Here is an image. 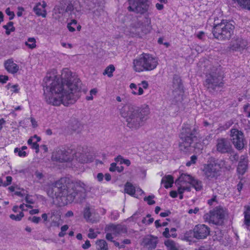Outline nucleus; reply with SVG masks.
<instances>
[{
	"instance_id": "33",
	"label": "nucleus",
	"mask_w": 250,
	"mask_h": 250,
	"mask_svg": "<svg viewBox=\"0 0 250 250\" xmlns=\"http://www.w3.org/2000/svg\"><path fill=\"white\" fill-rule=\"evenodd\" d=\"M36 40L34 38H28L27 42H26L25 44L30 49H33L36 47Z\"/></svg>"
},
{
	"instance_id": "48",
	"label": "nucleus",
	"mask_w": 250,
	"mask_h": 250,
	"mask_svg": "<svg viewBox=\"0 0 250 250\" xmlns=\"http://www.w3.org/2000/svg\"><path fill=\"white\" fill-rule=\"evenodd\" d=\"M31 148L36 150V152L38 153L39 151V145L37 142H34L31 145Z\"/></svg>"
},
{
	"instance_id": "20",
	"label": "nucleus",
	"mask_w": 250,
	"mask_h": 250,
	"mask_svg": "<svg viewBox=\"0 0 250 250\" xmlns=\"http://www.w3.org/2000/svg\"><path fill=\"white\" fill-rule=\"evenodd\" d=\"M248 167V159L246 155H242L240 157L237 167V172L239 174L243 175L246 171Z\"/></svg>"
},
{
	"instance_id": "60",
	"label": "nucleus",
	"mask_w": 250,
	"mask_h": 250,
	"mask_svg": "<svg viewBox=\"0 0 250 250\" xmlns=\"http://www.w3.org/2000/svg\"><path fill=\"white\" fill-rule=\"evenodd\" d=\"M87 236H88V238H89L90 239H94L97 237V235L95 232H92V233H89L88 234Z\"/></svg>"
},
{
	"instance_id": "27",
	"label": "nucleus",
	"mask_w": 250,
	"mask_h": 250,
	"mask_svg": "<svg viewBox=\"0 0 250 250\" xmlns=\"http://www.w3.org/2000/svg\"><path fill=\"white\" fill-rule=\"evenodd\" d=\"M97 250H108V245L106 242L103 239H99L96 242Z\"/></svg>"
},
{
	"instance_id": "44",
	"label": "nucleus",
	"mask_w": 250,
	"mask_h": 250,
	"mask_svg": "<svg viewBox=\"0 0 250 250\" xmlns=\"http://www.w3.org/2000/svg\"><path fill=\"white\" fill-rule=\"evenodd\" d=\"M5 13L7 15L10 16V17H9L10 20H12L14 19V18L15 17V14H14V12L10 11V9L9 7L7 8L6 9Z\"/></svg>"
},
{
	"instance_id": "37",
	"label": "nucleus",
	"mask_w": 250,
	"mask_h": 250,
	"mask_svg": "<svg viewBox=\"0 0 250 250\" xmlns=\"http://www.w3.org/2000/svg\"><path fill=\"white\" fill-rule=\"evenodd\" d=\"M233 124V122L231 120H229L227 122L223 125L220 126L219 129L221 131L226 130L230 127Z\"/></svg>"
},
{
	"instance_id": "43",
	"label": "nucleus",
	"mask_w": 250,
	"mask_h": 250,
	"mask_svg": "<svg viewBox=\"0 0 250 250\" xmlns=\"http://www.w3.org/2000/svg\"><path fill=\"white\" fill-rule=\"evenodd\" d=\"M163 235L166 238H168L171 236L173 237H175L176 236V234H174L173 233H171V234H170L169 229L167 228L165 229V231L163 233Z\"/></svg>"
},
{
	"instance_id": "9",
	"label": "nucleus",
	"mask_w": 250,
	"mask_h": 250,
	"mask_svg": "<svg viewBox=\"0 0 250 250\" xmlns=\"http://www.w3.org/2000/svg\"><path fill=\"white\" fill-rule=\"evenodd\" d=\"M222 162L218 160H211L203 166V172L207 179H216L220 175Z\"/></svg>"
},
{
	"instance_id": "1",
	"label": "nucleus",
	"mask_w": 250,
	"mask_h": 250,
	"mask_svg": "<svg viewBox=\"0 0 250 250\" xmlns=\"http://www.w3.org/2000/svg\"><path fill=\"white\" fill-rule=\"evenodd\" d=\"M67 68L63 69L62 79L48 75L43 80L44 95L46 102L55 106L61 104L65 106L74 104L80 97L81 82L72 75Z\"/></svg>"
},
{
	"instance_id": "58",
	"label": "nucleus",
	"mask_w": 250,
	"mask_h": 250,
	"mask_svg": "<svg viewBox=\"0 0 250 250\" xmlns=\"http://www.w3.org/2000/svg\"><path fill=\"white\" fill-rule=\"evenodd\" d=\"M139 84L140 85V84ZM141 85H142V87L144 89H147L148 86V83H147V82H146V81H142L141 83Z\"/></svg>"
},
{
	"instance_id": "45",
	"label": "nucleus",
	"mask_w": 250,
	"mask_h": 250,
	"mask_svg": "<svg viewBox=\"0 0 250 250\" xmlns=\"http://www.w3.org/2000/svg\"><path fill=\"white\" fill-rule=\"evenodd\" d=\"M131 93L133 95H142L143 94L144 90H143V88L141 87H139V88H138V92H137L135 90H133L131 91Z\"/></svg>"
},
{
	"instance_id": "21",
	"label": "nucleus",
	"mask_w": 250,
	"mask_h": 250,
	"mask_svg": "<svg viewBox=\"0 0 250 250\" xmlns=\"http://www.w3.org/2000/svg\"><path fill=\"white\" fill-rule=\"evenodd\" d=\"M46 7V3L44 1H43L42 3L38 2L34 7L33 11L37 16L45 18L47 14V12L45 10Z\"/></svg>"
},
{
	"instance_id": "62",
	"label": "nucleus",
	"mask_w": 250,
	"mask_h": 250,
	"mask_svg": "<svg viewBox=\"0 0 250 250\" xmlns=\"http://www.w3.org/2000/svg\"><path fill=\"white\" fill-rule=\"evenodd\" d=\"M199 208H195L194 209H190L188 212L189 214H191L192 213H196L199 211Z\"/></svg>"
},
{
	"instance_id": "16",
	"label": "nucleus",
	"mask_w": 250,
	"mask_h": 250,
	"mask_svg": "<svg viewBox=\"0 0 250 250\" xmlns=\"http://www.w3.org/2000/svg\"><path fill=\"white\" fill-rule=\"evenodd\" d=\"M134 27L138 33L146 34L151 29V20L148 17H145L144 21H139L134 23Z\"/></svg>"
},
{
	"instance_id": "17",
	"label": "nucleus",
	"mask_w": 250,
	"mask_h": 250,
	"mask_svg": "<svg viewBox=\"0 0 250 250\" xmlns=\"http://www.w3.org/2000/svg\"><path fill=\"white\" fill-rule=\"evenodd\" d=\"M158 242L157 237L147 235L143 238L141 245L147 250H153L156 248Z\"/></svg>"
},
{
	"instance_id": "10",
	"label": "nucleus",
	"mask_w": 250,
	"mask_h": 250,
	"mask_svg": "<svg viewBox=\"0 0 250 250\" xmlns=\"http://www.w3.org/2000/svg\"><path fill=\"white\" fill-rule=\"evenodd\" d=\"M127 9L138 14H143L148 11L149 5L146 0H129Z\"/></svg>"
},
{
	"instance_id": "53",
	"label": "nucleus",
	"mask_w": 250,
	"mask_h": 250,
	"mask_svg": "<svg viewBox=\"0 0 250 250\" xmlns=\"http://www.w3.org/2000/svg\"><path fill=\"white\" fill-rule=\"evenodd\" d=\"M112 235H113V234L112 232H110L106 233V236H105L106 239L107 240L113 242V237L112 236Z\"/></svg>"
},
{
	"instance_id": "36",
	"label": "nucleus",
	"mask_w": 250,
	"mask_h": 250,
	"mask_svg": "<svg viewBox=\"0 0 250 250\" xmlns=\"http://www.w3.org/2000/svg\"><path fill=\"white\" fill-rule=\"evenodd\" d=\"M23 216V213L22 212H21L19 214L16 215L14 214H11L10 215V218L13 220L19 221H20Z\"/></svg>"
},
{
	"instance_id": "24",
	"label": "nucleus",
	"mask_w": 250,
	"mask_h": 250,
	"mask_svg": "<svg viewBox=\"0 0 250 250\" xmlns=\"http://www.w3.org/2000/svg\"><path fill=\"white\" fill-rule=\"evenodd\" d=\"M173 183V178L170 175L164 176L161 180V184H165L164 187L166 188L171 187Z\"/></svg>"
},
{
	"instance_id": "61",
	"label": "nucleus",
	"mask_w": 250,
	"mask_h": 250,
	"mask_svg": "<svg viewBox=\"0 0 250 250\" xmlns=\"http://www.w3.org/2000/svg\"><path fill=\"white\" fill-rule=\"evenodd\" d=\"M31 122L32 123V126L33 127H36L37 126V123L35 119L32 117L30 118Z\"/></svg>"
},
{
	"instance_id": "26",
	"label": "nucleus",
	"mask_w": 250,
	"mask_h": 250,
	"mask_svg": "<svg viewBox=\"0 0 250 250\" xmlns=\"http://www.w3.org/2000/svg\"><path fill=\"white\" fill-rule=\"evenodd\" d=\"M244 225L250 230V207H248L244 211Z\"/></svg>"
},
{
	"instance_id": "59",
	"label": "nucleus",
	"mask_w": 250,
	"mask_h": 250,
	"mask_svg": "<svg viewBox=\"0 0 250 250\" xmlns=\"http://www.w3.org/2000/svg\"><path fill=\"white\" fill-rule=\"evenodd\" d=\"M97 178L99 182L102 181L104 178L103 174L102 173H99L97 175Z\"/></svg>"
},
{
	"instance_id": "64",
	"label": "nucleus",
	"mask_w": 250,
	"mask_h": 250,
	"mask_svg": "<svg viewBox=\"0 0 250 250\" xmlns=\"http://www.w3.org/2000/svg\"><path fill=\"white\" fill-rule=\"evenodd\" d=\"M39 210L38 209H34L30 210L29 211V213L31 215L38 214V213H39Z\"/></svg>"
},
{
	"instance_id": "42",
	"label": "nucleus",
	"mask_w": 250,
	"mask_h": 250,
	"mask_svg": "<svg viewBox=\"0 0 250 250\" xmlns=\"http://www.w3.org/2000/svg\"><path fill=\"white\" fill-rule=\"evenodd\" d=\"M28 220L29 221H31L32 222H33L34 223L38 224L41 221V218L40 217L33 216V217H29L28 218Z\"/></svg>"
},
{
	"instance_id": "14",
	"label": "nucleus",
	"mask_w": 250,
	"mask_h": 250,
	"mask_svg": "<svg viewBox=\"0 0 250 250\" xmlns=\"http://www.w3.org/2000/svg\"><path fill=\"white\" fill-rule=\"evenodd\" d=\"M52 159L60 163L65 162L71 160V156L65 149L57 148L53 152Z\"/></svg>"
},
{
	"instance_id": "38",
	"label": "nucleus",
	"mask_w": 250,
	"mask_h": 250,
	"mask_svg": "<svg viewBox=\"0 0 250 250\" xmlns=\"http://www.w3.org/2000/svg\"><path fill=\"white\" fill-rule=\"evenodd\" d=\"M236 1L239 5L243 6H248L250 9V0H233Z\"/></svg>"
},
{
	"instance_id": "54",
	"label": "nucleus",
	"mask_w": 250,
	"mask_h": 250,
	"mask_svg": "<svg viewBox=\"0 0 250 250\" xmlns=\"http://www.w3.org/2000/svg\"><path fill=\"white\" fill-rule=\"evenodd\" d=\"M18 11L17 13V16L20 17L22 15V12L24 11V9L22 7H18Z\"/></svg>"
},
{
	"instance_id": "5",
	"label": "nucleus",
	"mask_w": 250,
	"mask_h": 250,
	"mask_svg": "<svg viewBox=\"0 0 250 250\" xmlns=\"http://www.w3.org/2000/svg\"><path fill=\"white\" fill-rule=\"evenodd\" d=\"M158 64L157 58L149 54L143 53L133 60V68L138 72L151 71L154 69Z\"/></svg>"
},
{
	"instance_id": "25",
	"label": "nucleus",
	"mask_w": 250,
	"mask_h": 250,
	"mask_svg": "<svg viewBox=\"0 0 250 250\" xmlns=\"http://www.w3.org/2000/svg\"><path fill=\"white\" fill-rule=\"evenodd\" d=\"M164 244L167 250H179L178 245L172 240L168 239L165 241Z\"/></svg>"
},
{
	"instance_id": "22",
	"label": "nucleus",
	"mask_w": 250,
	"mask_h": 250,
	"mask_svg": "<svg viewBox=\"0 0 250 250\" xmlns=\"http://www.w3.org/2000/svg\"><path fill=\"white\" fill-rule=\"evenodd\" d=\"M4 67L5 69L11 74L16 73L19 70V66L14 63L13 59H8L4 62Z\"/></svg>"
},
{
	"instance_id": "23",
	"label": "nucleus",
	"mask_w": 250,
	"mask_h": 250,
	"mask_svg": "<svg viewBox=\"0 0 250 250\" xmlns=\"http://www.w3.org/2000/svg\"><path fill=\"white\" fill-rule=\"evenodd\" d=\"M194 178L192 177L190 175L187 174H182L179 178L176 180L175 184L181 185L182 183H188L191 184Z\"/></svg>"
},
{
	"instance_id": "15",
	"label": "nucleus",
	"mask_w": 250,
	"mask_h": 250,
	"mask_svg": "<svg viewBox=\"0 0 250 250\" xmlns=\"http://www.w3.org/2000/svg\"><path fill=\"white\" fill-rule=\"evenodd\" d=\"M248 42L246 40L241 37H236L232 39L229 48L233 51H241L246 48Z\"/></svg>"
},
{
	"instance_id": "2",
	"label": "nucleus",
	"mask_w": 250,
	"mask_h": 250,
	"mask_svg": "<svg viewBox=\"0 0 250 250\" xmlns=\"http://www.w3.org/2000/svg\"><path fill=\"white\" fill-rule=\"evenodd\" d=\"M87 187L80 181L72 182L63 178L56 181L47 189V194L51 198H60L63 204L72 202L77 196L80 199L85 198Z\"/></svg>"
},
{
	"instance_id": "30",
	"label": "nucleus",
	"mask_w": 250,
	"mask_h": 250,
	"mask_svg": "<svg viewBox=\"0 0 250 250\" xmlns=\"http://www.w3.org/2000/svg\"><path fill=\"white\" fill-rule=\"evenodd\" d=\"M124 167L123 166H117L116 163H112L110 164L109 167V171L111 172H114L117 171L118 172H121L124 170Z\"/></svg>"
},
{
	"instance_id": "4",
	"label": "nucleus",
	"mask_w": 250,
	"mask_h": 250,
	"mask_svg": "<svg viewBox=\"0 0 250 250\" xmlns=\"http://www.w3.org/2000/svg\"><path fill=\"white\" fill-rule=\"evenodd\" d=\"M197 129L195 127L188 124L184 125L179 134L180 150L184 153L190 152L192 148V144L197 139Z\"/></svg>"
},
{
	"instance_id": "6",
	"label": "nucleus",
	"mask_w": 250,
	"mask_h": 250,
	"mask_svg": "<svg viewBox=\"0 0 250 250\" xmlns=\"http://www.w3.org/2000/svg\"><path fill=\"white\" fill-rule=\"evenodd\" d=\"M234 26L229 21L222 20L220 23L214 24L212 34L214 37L220 41L229 40L233 34Z\"/></svg>"
},
{
	"instance_id": "11",
	"label": "nucleus",
	"mask_w": 250,
	"mask_h": 250,
	"mask_svg": "<svg viewBox=\"0 0 250 250\" xmlns=\"http://www.w3.org/2000/svg\"><path fill=\"white\" fill-rule=\"evenodd\" d=\"M224 214L222 209H216L210 211L204 216V219L206 222L216 225H221L223 224Z\"/></svg>"
},
{
	"instance_id": "55",
	"label": "nucleus",
	"mask_w": 250,
	"mask_h": 250,
	"mask_svg": "<svg viewBox=\"0 0 250 250\" xmlns=\"http://www.w3.org/2000/svg\"><path fill=\"white\" fill-rule=\"evenodd\" d=\"M170 214H171L170 211H169V210H167L165 212H161L160 214V216H161L162 217H165L169 216Z\"/></svg>"
},
{
	"instance_id": "12",
	"label": "nucleus",
	"mask_w": 250,
	"mask_h": 250,
	"mask_svg": "<svg viewBox=\"0 0 250 250\" xmlns=\"http://www.w3.org/2000/svg\"><path fill=\"white\" fill-rule=\"evenodd\" d=\"M210 228L205 224H198L196 225L192 231L187 232L185 237L189 233H192L193 238L197 239H204L206 238L210 234Z\"/></svg>"
},
{
	"instance_id": "8",
	"label": "nucleus",
	"mask_w": 250,
	"mask_h": 250,
	"mask_svg": "<svg viewBox=\"0 0 250 250\" xmlns=\"http://www.w3.org/2000/svg\"><path fill=\"white\" fill-rule=\"evenodd\" d=\"M54 9L62 15L68 13L73 18L75 12L81 11L80 2L78 0H61L59 5L56 6Z\"/></svg>"
},
{
	"instance_id": "3",
	"label": "nucleus",
	"mask_w": 250,
	"mask_h": 250,
	"mask_svg": "<svg viewBox=\"0 0 250 250\" xmlns=\"http://www.w3.org/2000/svg\"><path fill=\"white\" fill-rule=\"evenodd\" d=\"M149 113V106L146 104L140 107L125 104L120 109V114L125 119L126 126L132 130H137L143 126Z\"/></svg>"
},
{
	"instance_id": "13",
	"label": "nucleus",
	"mask_w": 250,
	"mask_h": 250,
	"mask_svg": "<svg viewBox=\"0 0 250 250\" xmlns=\"http://www.w3.org/2000/svg\"><path fill=\"white\" fill-rule=\"evenodd\" d=\"M231 140L235 147L238 150L242 149L244 146V138L243 133L237 129L230 130Z\"/></svg>"
},
{
	"instance_id": "47",
	"label": "nucleus",
	"mask_w": 250,
	"mask_h": 250,
	"mask_svg": "<svg viewBox=\"0 0 250 250\" xmlns=\"http://www.w3.org/2000/svg\"><path fill=\"white\" fill-rule=\"evenodd\" d=\"M82 247L83 249L84 250H86V249H89L91 247V244H90V241L89 240H87L85 242V243L83 244L82 246Z\"/></svg>"
},
{
	"instance_id": "31",
	"label": "nucleus",
	"mask_w": 250,
	"mask_h": 250,
	"mask_svg": "<svg viewBox=\"0 0 250 250\" xmlns=\"http://www.w3.org/2000/svg\"><path fill=\"white\" fill-rule=\"evenodd\" d=\"M3 27L6 29V34L7 35H9L11 32L14 31L15 29L13 26V22L12 21L8 22L6 25H3Z\"/></svg>"
},
{
	"instance_id": "63",
	"label": "nucleus",
	"mask_w": 250,
	"mask_h": 250,
	"mask_svg": "<svg viewBox=\"0 0 250 250\" xmlns=\"http://www.w3.org/2000/svg\"><path fill=\"white\" fill-rule=\"evenodd\" d=\"M216 196H213V197L211 199L208 200V204L209 205H212L213 202L216 201Z\"/></svg>"
},
{
	"instance_id": "28",
	"label": "nucleus",
	"mask_w": 250,
	"mask_h": 250,
	"mask_svg": "<svg viewBox=\"0 0 250 250\" xmlns=\"http://www.w3.org/2000/svg\"><path fill=\"white\" fill-rule=\"evenodd\" d=\"M125 191L130 195H133L135 193V188L131 183L127 182L125 185Z\"/></svg>"
},
{
	"instance_id": "40",
	"label": "nucleus",
	"mask_w": 250,
	"mask_h": 250,
	"mask_svg": "<svg viewBox=\"0 0 250 250\" xmlns=\"http://www.w3.org/2000/svg\"><path fill=\"white\" fill-rule=\"evenodd\" d=\"M197 159V157L196 155H192L190 157V160L186 163V166L187 167L190 166L192 164H195L196 162Z\"/></svg>"
},
{
	"instance_id": "56",
	"label": "nucleus",
	"mask_w": 250,
	"mask_h": 250,
	"mask_svg": "<svg viewBox=\"0 0 250 250\" xmlns=\"http://www.w3.org/2000/svg\"><path fill=\"white\" fill-rule=\"evenodd\" d=\"M25 201L26 203L33 204H34V201L33 199L30 198V196L28 194H27L25 198Z\"/></svg>"
},
{
	"instance_id": "39",
	"label": "nucleus",
	"mask_w": 250,
	"mask_h": 250,
	"mask_svg": "<svg viewBox=\"0 0 250 250\" xmlns=\"http://www.w3.org/2000/svg\"><path fill=\"white\" fill-rule=\"evenodd\" d=\"M154 197L155 196L153 195H149L147 197H145L144 200L145 201H146L148 205H152L155 203V201L153 200Z\"/></svg>"
},
{
	"instance_id": "32",
	"label": "nucleus",
	"mask_w": 250,
	"mask_h": 250,
	"mask_svg": "<svg viewBox=\"0 0 250 250\" xmlns=\"http://www.w3.org/2000/svg\"><path fill=\"white\" fill-rule=\"evenodd\" d=\"M115 71V67L113 65L107 67L103 72L104 75H107L109 77L113 76L112 73Z\"/></svg>"
},
{
	"instance_id": "51",
	"label": "nucleus",
	"mask_w": 250,
	"mask_h": 250,
	"mask_svg": "<svg viewBox=\"0 0 250 250\" xmlns=\"http://www.w3.org/2000/svg\"><path fill=\"white\" fill-rule=\"evenodd\" d=\"M35 175L39 180H41L43 178V174L38 170L35 172Z\"/></svg>"
},
{
	"instance_id": "29",
	"label": "nucleus",
	"mask_w": 250,
	"mask_h": 250,
	"mask_svg": "<svg viewBox=\"0 0 250 250\" xmlns=\"http://www.w3.org/2000/svg\"><path fill=\"white\" fill-rule=\"evenodd\" d=\"M191 185L197 191H200L203 188V185H202V182L201 181H199L197 179H195L194 178L192 180V182Z\"/></svg>"
},
{
	"instance_id": "50",
	"label": "nucleus",
	"mask_w": 250,
	"mask_h": 250,
	"mask_svg": "<svg viewBox=\"0 0 250 250\" xmlns=\"http://www.w3.org/2000/svg\"><path fill=\"white\" fill-rule=\"evenodd\" d=\"M8 80V77L7 76L0 75V82L4 83Z\"/></svg>"
},
{
	"instance_id": "19",
	"label": "nucleus",
	"mask_w": 250,
	"mask_h": 250,
	"mask_svg": "<svg viewBox=\"0 0 250 250\" xmlns=\"http://www.w3.org/2000/svg\"><path fill=\"white\" fill-rule=\"evenodd\" d=\"M107 231L112 232L113 234L116 236L119 235L126 233L127 229L125 225L121 224L114 225L110 224L107 228Z\"/></svg>"
},
{
	"instance_id": "35",
	"label": "nucleus",
	"mask_w": 250,
	"mask_h": 250,
	"mask_svg": "<svg viewBox=\"0 0 250 250\" xmlns=\"http://www.w3.org/2000/svg\"><path fill=\"white\" fill-rule=\"evenodd\" d=\"M174 87L176 88H180L182 86L181 80L178 76H175L173 78Z\"/></svg>"
},
{
	"instance_id": "49",
	"label": "nucleus",
	"mask_w": 250,
	"mask_h": 250,
	"mask_svg": "<svg viewBox=\"0 0 250 250\" xmlns=\"http://www.w3.org/2000/svg\"><path fill=\"white\" fill-rule=\"evenodd\" d=\"M6 183H4L3 186L6 187L11 184L12 178L11 176H8L6 177Z\"/></svg>"
},
{
	"instance_id": "57",
	"label": "nucleus",
	"mask_w": 250,
	"mask_h": 250,
	"mask_svg": "<svg viewBox=\"0 0 250 250\" xmlns=\"http://www.w3.org/2000/svg\"><path fill=\"white\" fill-rule=\"evenodd\" d=\"M57 210L55 209H52L50 210V211L48 213V215H50V218H52L55 215H56L57 213Z\"/></svg>"
},
{
	"instance_id": "46",
	"label": "nucleus",
	"mask_w": 250,
	"mask_h": 250,
	"mask_svg": "<svg viewBox=\"0 0 250 250\" xmlns=\"http://www.w3.org/2000/svg\"><path fill=\"white\" fill-rule=\"evenodd\" d=\"M125 159L121 155H118L117 157L115 158L114 160L116 162L120 163V164H123Z\"/></svg>"
},
{
	"instance_id": "52",
	"label": "nucleus",
	"mask_w": 250,
	"mask_h": 250,
	"mask_svg": "<svg viewBox=\"0 0 250 250\" xmlns=\"http://www.w3.org/2000/svg\"><path fill=\"white\" fill-rule=\"evenodd\" d=\"M230 159L232 161H237L239 159V156L237 153H233L231 155Z\"/></svg>"
},
{
	"instance_id": "7",
	"label": "nucleus",
	"mask_w": 250,
	"mask_h": 250,
	"mask_svg": "<svg viewBox=\"0 0 250 250\" xmlns=\"http://www.w3.org/2000/svg\"><path fill=\"white\" fill-rule=\"evenodd\" d=\"M223 76L220 68H214L206 75L204 85L211 93H214L224 85Z\"/></svg>"
},
{
	"instance_id": "41",
	"label": "nucleus",
	"mask_w": 250,
	"mask_h": 250,
	"mask_svg": "<svg viewBox=\"0 0 250 250\" xmlns=\"http://www.w3.org/2000/svg\"><path fill=\"white\" fill-rule=\"evenodd\" d=\"M14 152L18 153V155L20 157H25L26 156V152L25 151L20 150L18 147L14 149Z\"/></svg>"
},
{
	"instance_id": "34",
	"label": "nucleus",
	"mask_w": 250,
	"mask_h": 250,
	"mask_svg": "<svg viewBox=\"0 0 250 250\" xmlns=\"http://www.w3.org/2000/svg\"><path fill=\"white\" fill-rule=\"evenodd\" d=\"M91 212L90 211V208L89 207L86 208L83 212V217L88 222H93L92 219H91Z\"/></svg>"
},
{
	"instance_id": "18",
	"label": "nucleus",
	"mask_w": 250,
	"mask_h": 250,
	"mask_svg": "<svg viewBox=\"0 0 250 250\" xmlns=\"http://www.w3.org/2000/svg\"><path fill=\"white\" fill-rule=\"evenodd\" d=\"M216 150L221 153L229 152L231 149L229 141L226 138H219L216 141Z\"/></svg>"
}]
</instances>
